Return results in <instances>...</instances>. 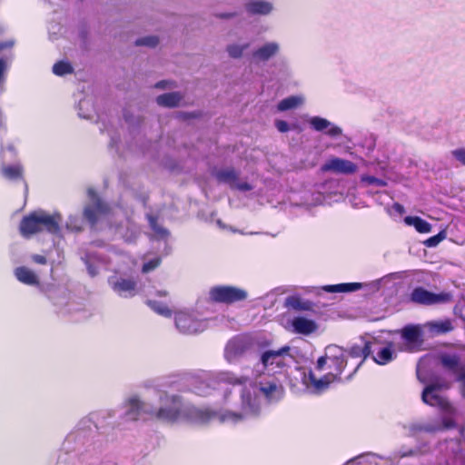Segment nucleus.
<instances>
[{"label":"nucleus","mask_w":465,"mask_h":465,"mask_svg":"<svg viewBox=\"0 0 465 465\" xmlns=\"http://www.w3.org/2000/svg\"><path fill=\"white\" fill-rule=\"evenodd\" d=\"M234 15H235V14H231V13H222V14L217 15V16L220 18H231V17H233Z\"/></svg>","instance_id":"nucleus-55"},{"label":"nucleus","mask_w":465,"mask_h":465,"mask_svg":"<svg viewBox=\"0 0 465 465\" xmlns=\"http://www.w3.org/2000/svg\"><path fill=\"white\" fill-rule=\"evenodd\" d=\"M285 305L286 307L296 311H308L312 308V303L309 301H305L298 295L287 297L285 300Z\"/></svg>","instance_id":"nucleus-31"},{"label":"nucleus","mask_w":465,"mask_h":465,"mask_svg":"<svg viewBox=\"0 0 465 465\" xmlns=\"http://www.w3.org/2000/svg\"><path fill=\"white\" fill-rule=\"evenodd\" d=\"M231 393H232V391H226V392L224 393V401H229V395H230Z\"/></svg>","instance_id":"nucleus-56"},{"label":"nucleus","mask_w":465,"mask_h":465,"mask_svg":"<svg viewBox=\"0 0 465 465\" xmlns=\"http://www.w3.org/2000/svg\"><path fill=\"white\" fill-rule=\"evenodd\" d=\"M245 9L250 15H268L272 12L273 5L265 0H253L245 5Z\"/></svg>","instance_id":"nucleus-25"},{"label":"nucleus","mask_w":465,"mask_h":465,"mask_svg":"<svg viewBox=\"0 0 465 465\" xmlns=\"http://www.w3.org/2000/svg\"><path fill=\"white\" fill-rule=\"evenodd\" d=\"M290 328L293 333L308 336L318 330V324L312 319L297 316L290 321Z\"/></svg>","instance_id":"nucleus-22"},{"label":"nucleus","mask_w":465,"mask_h":465,"mask_svg":"<svg viewBox=\"0 0 465 465\" xmlns=\"http://www.w3.org/2000/svg\"><path fill=\"white\" fill-rule=\"evenodd\" d=\"M379 457L372 453L362 454L356 458L350 460L347 465H353L354 463L361 465H379Z\"/></svg>","instance_id":"nucleus-34"},{"label":"nucleus","mask_w":465,"mask_h":465,"mask_svg":"<svg viewBox=\"0 0 465 465\" xmlns=\"http://www.w3.org/2000/svg\"><path fill=\"white\" fill-rule=\"evenodd\" d=\"M401 336L405 342L403 350L414 351L421 343V330L419 325H408L401 331Z\"/></svg>","instance_id":"nucleus-20"},{"label":"nucleus","mask_w":465,"mask_h":465,"mask_svg":"<svg viewBox=\"0 0 465 465\" xmlns=\"http://www.w3.org/2000/svg\"><path fill=\"white\" fill-rule=\"evenodd\" d=\"M141 270L143 272H145V262L142 264Z\"/></svg>","instance_id":"nucleus-59"},{"label":"nucleus","mask_w":465,"mask_h":465,"mask_svg":"<svg viewBox=\"0 0 465 465\" xmlns=\"http://www.w3.org/2000/svg\"><path fill=\"white\" fill-rule=\"evenodd\" d=\"M9 63L7 60L1 58L0 59V84L5 82V74L8 69Z\"/></svg>","instance_id":"nucleus-45"},{"label":"nucleus","mask_w":465,"mask_h":465,"mask_svg":"<svg viewBox=\"0 0 465 465\" xmlns=\"http://www.w3.org/2000/svg\"><path fill=\"white\" fill-rule=\"evenodd\" d=\"M250 44L249 43H243V44H232L229 45L226 48L227 53L230 57L232 58H240L242 56L244 52L249 49Z\"/></svg>","instance_id":"nucleus-35"},{"label":"nucleus","mask_w":465,"mask_h":465,"mask_svg":"<svg viewBox=\"0 0 465 465\" xmlns=\"http://www.w3.org/2000/svg\"><path fill=\"white\" fill-rule=\"evenodd\" d=\"M125 121L129 124L130 126H134L136 124L140 126L143 123L142 119H138L137 121L134 119L132 115H130L128 113L124 114Z\"/></svg>","instance_id":"nucleus-50"},{"label":"nucleus","mask_w":465,"mask_h":465,"mask_svg":"<svg viewBox=\"0 0 465 465\" xmlns=\"http://www.w3.org/2000/svg\"><path fill=\"white\" fill-rule=\"evenodd\" d=\"M30 258L32 262L37 264H45L47 262V259L45 258V256L41 254H32Z\"/></svg>","instance_id":"nucleus-49"},{"label":"nucleus","mask_w":465,"mask_h":465,"mask_svg":"<svg viewBox=\"0 0 465 465\" xmlns=\"http://www.w3.org/2000/svg\"><path fill=\"white\" fill-rule=\"evenodd\" d=\"M90 104L89 101L88 100H81L79 102V111H78V114L80 117L82 118H85V119H88L90 118V115L87 114H84V112H82V109L83 107H85V106H88Z\"/></svg>","instance_id":"nucleus-48"},{"label":"nucleus","mask_w":465,"mask_h":465,"mask_svg":"<svg viewBox=\"0 0 465 465\" xmlns=\"http://www.w3.org/2000/svg\"><path fill=\"white\" fill-rule=\"evenodd\" d=\"M420 372H421V366H420V364H419L418 369H417V375L420 380Z\"/></svg>","instance_id":"nucleus-57"},{"label":"nucleus","mask_w":465,"mask_h":465,"mask_svg":"<svg viewBox=\"0 0 465 465\" xmlns=\"http://www.w3.org/2000/svg\"><path fill=\"white\" fill-rule=\"evenodd\" d=\"M65 226L70 231L79 232L83 228V221L76 215H70L65 223Z\"/></svg>","instance_id":"nucleus-40"},{"label":"nucleus","mask_w":465,"mask_h":465,"mask_svg":"<svg viewBox=\"0 0 465 465\" xmlns=\"http://www.w3.org/2000/svg\"><path fill=\"white\" fill-rule=\"evenodd\" d=\"M461 380H462V381H463V382H464V384H465V373L462 375Z\"/></svg>","instance_id":"nucleus-60"},{"label":"nucleus","mask_w":465,"mask_h":465,"mask_svg":"<svg viewBox=\"0 0 465 465\" xmlns=\"http://www.w3.org/2000/svg\"><path fill=\"white\" fill-rule=\"evenodd\" d=\"M209 298L216 302L232 303L245 300L247 292L234 286L219 285L210 289Z\"/></svg>","instance_id":"nucleus-11"},{"label":"nucleus","mask_w":465,"mask_h":465,"mask_svg":"<svg viewBox=\"0 0 465 465\" xmlns=\"http://www.w3.org/2000/svg\"><path fill=\"white\" fill-rule=\"evenodd\" d=\"M13 45H14V42H12V41L0 43V51L5 48L13 46Z\"/></svg>","instance_id":"nucleus-54"},{"label":"nucleus","mask_w":465,"mask_h":465,"mask_svg":"<svg viewBox=\"0 0 465 465\" xmlns=\"http://www.w3.org/2000/svg\"><path fill=\"white\" fill-rule=\"evenodd\" d=\"M441 363L449 370L455 371L459 364V358L455 354H444L441 356Z\"/></svg>","instance_id":"nucleus-39"},{"label":"nucleus","mask_w":465,"mask_h":465,"mask_svg":"<svg viewBox=\"0 0 465 465\" xmlns=\"http://www.w3.org/2000/svg\"><path fill=\"white\" fill-rule=\"evenodd\" d=\"M93 248V245L88 247L81 256V260L86 265L90 276L98 275L102 270H111L116 273L120 272V269L114 268L112 263L122 260L121 255L115 252L106 254L104 250L95 251Z\"/></svg>","instance_id":"nucleus-9"},{"label":"nucleus","mask_w":465,"mask_h":465,"mask_svg":"<svg viewBox=\"0 0 465 465\" xmlns=\"http://www.w3.org/2000/svg\"><path fill=\"white\" fill-rule=\"evenodd\" d=\"M89 441L90 432L82 429H77L68 434L64 444L67 450H80L83 447L87 445Z\"/></svg>","instance_id":"nucleus-23"},{"label":"nucleus","mask_w":465,"mask_h":465,"mask_svg":"<svg viewBox=\"0 0 465 465\" xmlns=\"http://www.w3.org/2000/svg\"><path fill=\"white\" fill-rule=\"evenodd\" d=\"M361 283L352 282V283H340L334 285H325L322 287L327 292H350L358 291L362 288Z\"/></svg>","instance_id":"nucleus-30"},{"label":"nucleus","mask_w":465,"mask_h":465,"mask_svg":"<svg viewBox=\"0 0 465 465\" xmlns=\"http://www.w3.org/2000/svg\"><path fill=\"white\" fill-rule=\"evenodd\" d=\"M432 335H439L450 332L453 330L452 322L450 320H440L428 322L423 325Z\"/></svg>","instance_id":"nucleus-27"},{"label":"nucleus","mask_w":465,"mask_h":465,"mask_svg":"<svg viewBox=\"0 0 465 465\" xmlns=\"http://www.w3.org/2000/svg\"><path fill=\"white\" fill-rule=\"evenodd\" d=\"M89 203L84 209V216L92 226L107 215L110 208L104 203L93 189H88Z\"/></svg>","instance_id":"nucleus-12"},{"label":"nucleus","mask_w":465,"mask_h":465,"mask_svg":"<svg viewBox=\"0 0 465 465\" xmlns=\"http://www.w3.org/2000/svg\"><path fill=\"white\" fill-rule=\"evenodd\" d=\"M232 188H236V189H238L240 191H243V192L250 191V190L252 189V185L249 184L248 183H246V182H240L237 179L235 180V183L232 184Z\"/></svg>","instance_id":"nucleus-47"},{"label":"nucleus","mask_w":465,"mask_h":465,"mask_svg":"<svg viewBox=\"0 0 465 465\" xmlns=\"http://www.w3.org/2000/svg\"><path fill=\"white\" fill-rule=\"evenodd\" d=\"M361 183H364L368 185H374L378 187H384L387 184V183L384 180L370 175H362L361 177Z\"/></svg>","instance_id":"nucleus-41"},{"label":"nucleus","mask_w":465,"mask_h":465,"mask_svg":"<svg viewBox=\"0 0 465 465\" xmlns=\"http://www.w3.org/2000/svg\"><path fill=\"white\" fill-rule=\"evenodd\" d=\"M158 44L159 38L157 36H147V47H155Z\"/></svg>","instance_id":"nucleus-51"},{"label":"nucleus","mask_w":465,"mask_h":465,"mask_svg":"<svg viewBox=\"0 0 465 465\" xmlns=\"http://www.w3.org/2000/svg\"><path fill=\"white\" fill-rule=\"evenodd\" d=\"M216 178L223 183H229L231 187L235 183L237 174L232 169H224L215 173Z\"/></svg>","instance_id":"nucleus-36"},{"label":"nucleus","mask_w":465,"mask_h":465,"mask_svg":"<svg viewBox=\"0 0 465 465\" xmlns=\"http://www.w3.org/2000/svg\"><path fill=\"white\" fill-rule=\"evenodd\" d=\"M15 279L27 286L36 287L41 292L45 293L49 299H53L50 293L52 285H45L40 282L38 274L27 266H18L14 270Z\"/></svg>","instance_id":"nucleus-14"},{"label":"nucleus","mask_w":465,"mask_h":465,"mask_svg":"<svg viewBox=\"0 0 465 465\" xmlns=\"http://www.w3.org/2000/svg\"><path fill=\"white\" fill-rule=\"evenodd\" d=\"M176 330L185 335H196L210 327V320L202 317L196 309L183 308L174 312Z\"/></svg>","instance_id":"nucleus-8"},{"label":"nucleus","mask_w":465,"mask_h":465,"mask_svg":"<svg viewBox=\"0 0 465 465\" xmlns=\"http://www.w3.org/2000/svg\"><path fill=\"white\" fill-rule=\"evenodd\" d=\"M144 43H145V40H144V39H139V40H137V41H136V45H143Z\"/></svg>","instance_id":"nucleus-58"},{"label":"nucleus","mask_w":465,"mask_h":465,"mask_svg":"<svg viewBox=\"0 0 465 465\" xmlns=\"http://www.w3.org/2000/svg\"><path fill=\"white\" fill-rule=\"evenodd\" d=\"M404 223L408 226L414 227L415 230L420 233H428L431 231L432 228L430 223L419 216H406L404 218Z\"/></svg>","instance_id":"nucleus-29"},{"label":"nucleus","mask_w":465,"mask_h":465,"mask_svg":"<svg viewBox=\"0 0 465 465\" xmlns=\"http://www.w3.org/2000/svg\"><path fill=\"white\" fill-rule=\"evenodd\" d=\"M118 142H119V140H118V138H117V137H115V136H111L110 146H111L112 148H115V149H116V151H119V150H120V148H119V145H118Z\"/></svg>","instance_id":"nucleus-53"},{"label":"nucleus","mask_w":465,"mask_h":465,"mask_svg":"<svg viewBox=\"0 0 465 465\" xmlns=\"http://www.w3.org/2000/svg\"><path fill=\"white\" fill-rule=\"evenodd\" d=\"M15 157V151L12 144L2 147L0 152V174L3 178L9 181H18L23 179L24 169L20 163L13 165L6 164L5 162Z\"/></svg>","instance_id":"nucleus-10"},{"label":"nucleus","mask_w":465,"mask_h":465,"mask_svg":"<svg viewBox=\"0 0 465 465\" xmlns=\"http://www.w3.org/2000/svg\"><path fill=\"white\" fill-rule=\"evenodd\" d=\"M374 349H372V341H365L363 346L355 345L351 348L350 353L352 357H363L365 359L371 354L374 353Z\"/></svg>","instance_id":"nucleus-33"},{"label":"nucleus","mask_w":465,"mask_h":465,"mask_svg":"<svg viewBox=\"0 0 465 465\" xmlns=\"http://www.w3.org/2000/svg\"><path fill=\"white\" fill-rule=\"evenodd\" d=\"M150 414L167 423L180 421L205 423L212 418L218 417V414L208 409L197 408L185 403L179 396L168 394L161 396L159 408L152 410Z\"/></svg>","instance_id":"nucleus-3"},{"label":"nucleus","mask_w":465,"mask_h":465,"mask_svg":"<svg viewBox=\"0 0 465 465\" xmlns=\"http://www.w3.org/2000/svg\"><path fill=\"white\" fill-rule=\"evenodd\" d=\"M321 170L323 173L351 174L356 173L357 165L346 159L331 157L322 165Z\"/></svg>","instance_id":"nucleus-17"},{"label":"nucleus","mask_w":465,"mask_h":465,"mask_svg":"<svg viewBox=\"0 0 465 465\" xmlns=\"http://www.w3.org/2000/svg\"><path fill=\"white\" fill-rule=\"evenodd\" d=\"M53 73L58 76H64L73 73V67L68 62L60 61L54 64Z\"/></svg>","instance_id":"nucleus-38"},{"label":"nucleus","mask_w":465,"mask_h":465,"mask_svg":"<svg viewBox=\"0 0 465 465\" xmlns=\"http://www.w3.org/2000/svg\"><path fill=\"white\" fill-rule=\"evenodd\" d=\"M446 385L433 383L426 386L422 391V401L428 405L438 408L442 412V422L437 424L424 423L420 426V430L434 432L441 428L449 429L454 426V409L446 399L443 389Z\"/></svg>","instance_id":"nucleus-4"},{"label":"nucleus","mask_w":465,"mask_h":465,"mask_svg":"<svg viewBox=\"0 0 465 465\" xmlns=\"http://www.w3.org/2000/svg\"><path fill=\"white\" fill-rule=\"evenodd\" d=\"M407 455H408L407 453H402V454H401V456H402V457H405V456H407Z\"/></svg>","instance_id":"nucleus-61"},{"label":"nucleus","mask_w":465,"mask_h":465,"mask_svg":"<svg viewBox=\"0 0 465 465\" xmlns=\"http://www.w3.org/2000/svg\"><path fill=\"white\" fill-rule=\"evenodd\" d=\"M149 230L147 232V272L155 269L161 263L163 256L170 252L171 234L158 221L156 217H149Z\"/></svg>","instance_id":"nucleus-5"},{"label":"nucleus","mask_w":465,"mask_h":465,"mask_svg":"<svg viewBox=\"0 0 465 465\" xmlns=\"http://www.w3.org/2000/svg\"><path fill=\"white\" fill-rule=\"evenodd\" d=\"M305 103V97L302 94L288 96L277 104V110L285 112L302 106Z\"/></svg>","instance_id":"nucleus-28"},{"label":"nucleus","mask_w":465,"mask_h":465,"mask_svg":"<svg viewBox=\"0 0 465 465\" xmlns=\"http://www.w3.org/2000/svg\"><path fill=\"white\" fill-rule=\"evenodd\" d=\"M346 366L345 351L337 345H329L325 349L324 356L318 359L315 370L320 372L309 371L303 374L302 382L312 393H322L330 385L340 381V376Z\"/></svg>","instance_id":"nucleus-2"},{"label":"nucleus","mask_w":465,"mask_h":465,"mask_svg":"<svg viewBox=\"0 0 465 465\" xmlns=\"http://www.w3.org/2000/svg\"><path fill=\"white\" fill-rule=\"evenodd\" d=\"M308 124L314 131L322 132L331 138H337L342 134V129L340 126L321 116L310 117Z\"/></svg>","instance_id":"nucleus-19"},{"label":"nucleus","mask_w":465,"mask_h":465,"mask_svg":"<svg viewBox=\"0 0 465 465\" xmlns=\"http://www.w3.org/2000/svg\"><path fill=\"white\" fill-rule=\"evenodd\" d=\"M275 127L281 133H287L292 129L290 124L286 121H283V120H276Z\"/></svg>","instance_id":"nucleus-46"},{"label":"nucleus","mask_w":465,"mask_h":465,"mask_svg":"<svg viewBox=\"0 0 465 465\" xmlns=\"http://www.w3.org/2000/svg\"><path fill=\"white\" fill-rule=\"evenodd\" d=\"M452 294L449 292L435 293L421 287L414 289L411 294V299L413 302L423 305L450 303L452 302Z\"/></svg>","instance_id":"nucleus-13"},{"label":"nucleus","mask_w":465,"mask_h":465,"mask_svg":"<svg viewBox=\"0 0 465 465\" xmlns=\"http://www.w3.org/2000/svg\"><path fill=\"white\" fill-rule=\"evenodd\" d=\"M208 381L232 385V390L239 394L238 411H224L218 413L219 420L229 424H237L260 415L262 407L258 391L269 402L280 401L284 392L283 387L275 379L261 381L257 388L247 376L228 371L204 377L203 381L194 387V392L201 396L209 395L212 388Z\"/></svg>","instance_id":"nucleus-1"},{"label":"nucleus","mask_w":465,"mask_h":465,"mask_svg":"<svg viewBox=\"0 0 465 465\" xmlns=\"http://www.w3.org/2000/svg\"><path fill=\"white\" fill-rule=\"evenodd\" d=\"M157 295L160 298H163V300L157 301L153 298H150L147 301V305L157 314L164 317L171 318L173 315V311L169 308L168 305V295L165 291L157 292Z\"/></svg>","instance_id":"nucleus-24"},{"label":"nucleus","mask_w":465,"mask_h":465,"mask_svg":"<svg viewBox=\"0 0 465 465\" xmlns=\"http://www.w3.org/2000/svg\"><path fill=\"white\" fill-rule=\"evenodd\" d=\"M122 418L125 421H136L143 411V401L138 395H130L123 402Z\"/></svg>","instance_id":"nucleus-16"},{"label":"nucleus","mask_w":465,"mask_h":465,"mask_svg":"<svg viewBox=\"0 0 465 465\" xmlns=\"http://www.w3.org/2000/svg\"><path fill=\"white\" fill-rule=\"evenodd\" d=\"M157 88H172L173 87V83L169 81H161L155 84Z\"/></svg>","instance_id":"nucleus-52"},{"label":"nucleus","mask_w":465,"mask_h":465,"mask_svg":"<svg viewBox=\"0 0 465 465\" xmlns=\"http://www.w3.org/2000/svg\"><path fill=\"white\" fill-rule=\"evenodd\" d=\"M62 216L60 213H49L37 210L25 216L19 226L20 233L25 238H30L35 233L45 232L58 235L61 232Z\"/></svg>","instance_id":"nucleus-6"},{"label":"nucleus","mask_w":465,"mask_h":465,"mask_svg":"<svg viewBox=\"0 0 465 465\" xmlns=\"http://www.w3.org/2000/svg\"><path fill=\"white\" fill-rule=\"evenodd\" d=\"M249 343L242 337H235L229 341L225 347L224 357L230 363L234 362L248 349Z\"/></svg>","instance_id":"nucleus-21"},{"label":"nucleus","mask_w":465,"mask_h":465,"mask_svg":"<svg viewBox=\"0 0 465 465\" xmlns=\"http://www.w3.org/2000/svg\"><path fill=\"white\" fill-rule=\"evenodd\" d=\"M388 213L392 216L394 213L400 215L405 213V208L399 203H394L390 208L387 209Z\"/></svg>","instance_id":"nucleus-43"},{"label":"nucleus","mask_w":465,"mask_h":465,"mask_svg":"<svg viewBox=\"0 0 465 465\" xmlns=\"http://www.w3.org/2000/svg\"><path fill=\"white\" fill-rule=\"evenodd\" d=\"M395 278H396V274H394V273L388 274V275H385L378 280H375V281L366 284V286H368L370 288V290H371L373 292L379 291L380 289L387 286Z\"/></svg>","instance_id":"nucleus-37"},{"label":"nucleus","mask_w":465,"mask_h":465,"mask_svg":"<svg viewBox=\"0 0 465 465\" xmlns=\"http://www.w3.org/2000/svg\"><path fill=\"white\" fill-rule=\"evenodd\" d=\"M181 100L182 95L177 92L163 94L157 97L158 104L167 107L179 105Z\"/></svg>","instance_id":"nucleus-32"},{"label":"nucleus","mask_w":465,"mask_h":465,"mask_svg":"<svg viewBox=\"0 0 465 465\" xmlns=\"http://www.w3.org/2000/svg\"><path fill=\"white\" fill-rule=\"evenodd\" d=\"M446 237V233L444 232H439L437 235L430 237L424 242V244L429 247H436L441 241H443Z\"/></svg>","instance_id":"nucleus-42"},{"label":"nucleus","mask_w":465,"mask_h":465,"mask_svg":"<svg viewBox=\"0 0 465 465\" xmlns=\"http://www.w3.org/2000/svg\"><path fill=\"white\" fill-rule=\"evenodd\" d=\"M372 349H374L375 355L373 356V360L376 363L380 365L387 364L391 361L395 357V351L391 349V346L378 348L375 341H372Z\"/></svg>","instance_id":"nucleus-26"},{"label":"nucleus","mask_w":465,"mask_h":465,"mask_svg":"<svg viewBox=\"0 0 465 465\" xmlns=\"http://www.w3.org/2000/svg\"><path fill=\"white\" fill-rule=\"evenodd\" d=\"M292 351V349L288 345L277 350L262 351L260 355V361L254 369L256 376H261L262 374L274 375L284 372L294 361V356Z\"/></svg>","instance_id":"nucleus-7"},{"label":"nucleus","mask_w":465,"mask_h":465,"mask_svg":"<svg viewBox=\"0 0 465 465\" xmlns=\"http://www.w3.org/2000/svg\"><path fill=\"white\" fill-rule=\"evenodd\" d=\"M109 284L121 297L129 298L137 293V281L133 276H112L109 278Z\"/></svg>","instance_id":"nucleus-15"},{"label":"nucleus","mask_w":465,"mask_h":465,"mask_svg":"<svg viewBox=\"0 0 465 465\" xmlns=\"http://www.w3.org/2000/svg\"><path fill=\"white\" fill-rule=\"evenodd\" d=\"M281 50V45L276 41L265 42L255 48L251 55V60L254 64L265 63L275 57Z\"/></svg>","instance_id":"nucleus-18"},{"label":"nucleus","mask_w":465,"mask_h":465,"mask_svg":"<svg viewBox=\"0 0 465 465\" xmlns=\"http://www.w3.org/2000/svg\"><path fill=\"white\" fill-rule=\"evenodd\" d=\"M453 157L460 163L465 165V148H459L451 152Z\"/></svg>","instance_id":"nucleus-44"}]
</instances>
